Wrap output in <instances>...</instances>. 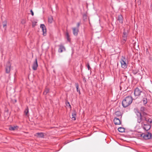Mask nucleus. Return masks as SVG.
Here are the masks:
<instances>
[{
  "label": "nucleus",
  "mask_w": 152,
  "mask_h": 152,
  "mask_svg": "<svg viewBox=\"0 0 152 152\" xmlns=\"http://www.w3.org/2000/svg\"><path fill=\"white\" fill-rule=\"evenodd\" d=\"M132 102V99L131 96H128L125 98L122 102L123 106L126 107L129 105Z\"/></svg>",
  "instance_id": "nucleus-1"
},
{
  "label": "nucleus",
  "mask_w": 152,
  "mask_h": 152,
  "mask_svg": "<svg viewBox=\"0 0 152 152\" xmlns=\"http://www.w3.org/2000/svg\"><path fill=\"white\" fill-rule=\"evenodd\" d=\"M143 93H144L142 92L141 90L138 88H136L134 91V94L135 96H138L140 95H143Z\"/></svg>",
  "instance_id": "nucleus-2"
},
{
  "label": "nucleus",
  "mask_w": 152,
  "mask_h": 152,
  "mask_svg": "<svg viewBox=\"0 0 152 152\" xmlns=\"http://www.w3.org/2000/svg\"><path fill=\"white\" fill-rule=\"evenodd\" d=\"M125 59L124 58H123L120 61V63L121 65V66L122 68L125 69L127 67V64L125 62Z\"/></svg>",
  "instance_id": "nucleus-3"
},
{
  "label": "nucleus",
  "mask_w": 152,
  "mask_h": 152,
  "mask_svg": "<svg viewBox=\"0 0 152 152\" xmlns=\"http://www.w3.org/2000/svg\"><path fill=\"white\" fill-rule=\"evenodd\" d=\"M38 67V64L37 63V58L35 59V60L34 62L33 63L32 68L34 70H36L37 69V68Z\"/></svg>",
  "instance_id": "nucleus-4"
},
{
  "label": "nucleus",
  "mask_w": 152,
  "mask_h": 152,
  "mask_svg": "<svg viewBox=\"0 0 152 152\" xmlns=\"http://www.w3.org/2000/svg\"><path fill=\"white\" fill-rule=\"evenodd\" d=\"M151 134L150 133L145 134H140V136L143 137L144 138L145 140L151 138Z\"/></svg>",
  "instance_id": "nucleus-5"
},
{
  "label": "nucleus",
  "mask_w": 152,
  "mask_h": 152,
  "mask_svg": "<svg viewBox=\"0 0 152 152\" xmlns=\"http://www.w3.org/2000/svg\"><path fill=\"white\" fill-rule=\"evenodd\" d=\"M40 28L42 29L43 32V35L45 36L46 34V29L45 25L44 24H41Z\"/></svg>",
  "instance_id": "nucleus-6"
},
{
  "label": "nucleus",
  "mask_w": 152,
  "mask_h": 152,
  "mask_svg": "<svg viewBox=\"0 0 152 152\" xmlns=\"http://www.w3.org/2000/svg\"><path fill=\"white\" fill-rule=\"evenodd\" d=\"M143 97L142 101L144 104H145L147 103V100L146 98V94L145 93H143V95L142 96Z\"/></svg>",
  "instance_id": "nucleus-7"
},
{
  "label": "nucleus",
  "mask_w": 152,
  "mask_h": 152,
  "mask_svg": "<svg viewBox=\"0 0 152 152\" xmlns=\"http://www.w3.org/2000/svg\"><path fill=\"white\" fill-rule=\"evenodd\" d=\"M11 65L9 62L8 63L7 65L6 68V72L7 73H10V70Z\"/></svg>",
  "instance_id": "nucleus-8"
},
{
  "label": "nucleus",
  "mask_w": 152,
  "mask_h": 152,
  "mask_svg": "<svg viewBox=\"0 0 152 152\" xmlns=\"http://www.w3.org/2000/svg\"><path fill=\"white\" fill-rule=\"evenodd\" d=\"M127 36V33L126 32H124L122 35V38L124 43L125 42L126 40V37Z\"/></svg>",
  "instance_id": "nucleus-9"
},
{
  "label": "nucleus",
  "mask_w": 152,
  "mask_h": 152,
  "mask_svg": "<svg viewBox=\"0 0 152 152\" xmlns=\"http://www.w3.org/2000/svg\"><path fill=\"white\" fill-rule=\"evenodd\" d=\"M72 30L74 35L75 36H77L79 31L78 28H72Z\"/></svg>",
  "instance_id": "nucleus-10"
},
{
  "label": "nucleus",
  "mask_w": 152,
  "mask_h": 152,
  "mask_svg": "<svg viewBox=\"0 0 152 152\" xmlns=\"http://www.w3.org/2000/svg\"><path fill=\"white\" fill-rule=\"evenodd\" d=\"M114 123L115 125H119L121 124L120 120L117 118H115L114 120Z\"/></svg>",
  "instance_id": "nucleus-11"
},
{
  "label": "nucleus",
  "mask_w": 152,
  "mask_h": 152,
  "mask_svg": "<svg viewBox=\"0 0 152 152\" xmlns=\"http://www.w3.org/2000/svg\"><path fill=\"white\" fill-rule=\"evenodd\" d=\"M35 135L38 137L42 138L44 137V134L43 133H36Z\"/></svg>",
  "instance_id": "nucleus-12"
},
{
  "label": "nucleus",
  "mask_w": 152,
  "mask_h": 152,
  "mask_svg": "<svg viewBox=\"0 0 152 152\" xmlns=\"http://www.w3.org/2000/svg\"><path fill=\"white\" fill-rule=\"evenodd\" d=\"M65 50V49L64 47L62 45H60L59 46V48L58 49V52L60 53H62Z\"/></svg>",
  "instance_id": "nucleus-13"
},
{
  "label": "nucleus",
  "mask_w": 152,
  "mask_h": 152,
  "mask_svg": "<svg viewBox=\"0 0 152 152\" xmlns=\"http://www.w3.org/2000/svg\"><path fill=\"white\" fill-rule=\"evenodd\" d=\"M118 20L119 21L120 23H123V17L121 15H119L118 16Z\"/></svg>",
  "instance_id": "nucleus-14"
},
{
  "label": "nucleus",
  "mask_w": 152,
  "mask_h": 152,
  "mask_svg": "<svg viewBox=\"0 0 152 152\" xmlns=\"http://www.w3.org/2000/svg\"><path fill=\"white\" fill-rule=\"evenodd\" d=\"M76 112L75 111H73L72 113V119L73 120H75L76 119Z\"/></svg>",
  "instance_id": "nucleus-15"
},
{
  "label": "nucleus",
  "mask_w": 152,
  "mask_h": 152,
  "mask_svg": "<svg viewBox=\"0 0 152 152\" xmlns=\"http://www.w3.org/2000/svg\"><path fill=\"white\" fill-rule=\"evenodd\" d=\"M17 126H10L9 128V129L10 130L14 131L17 129Z\"/></svg>",
  "instance_id": "nucleus-16"
},
{
  "label": "nucleus",
  "mask_w": 152,
  "mask_h": 152,
  "mask_svg": "<svg viewBox=\"0 0 152 152\" xmlns=\"http://www.w3.org/2000/svg\"><path fill=\"white\" fill-rule=\"evenodd\" d=\"M48 22L50 23H52L53 21V18L52 16H50L48 18Z\"/></svg>",
  "instance_id": "nucleus-17"
},
{
  "label": "nucleus",
  "mask_w": 152,
  "mask_h": 152,
  "mask_svg": "<svg viewBox=\"0 0 152 152\" xmlns=\"http://www.w3.org/2000/svg\"><path fill=\"white\" fill-rule=\"evenodd\" d=\"M7 23V21L6 20H5L3 22V26L5 30H6V28Z\"/></svg>",
  "instance_id": "nucleus-18"
},
{
  "label": "nucleus",
  "mask_w": 152,
  "mask_h": 152,
  "mask_svg": "<svg viewBox=\"0 0 152 152\" xmlns=\"http://www.w3.org/2000/svg\"><path fill=\"white\" fill-rule=\"evenodd\" d=\"M144 128L145 130L148 131L150 129V126L148 125H145V126L144 127Z\"/></svg>",
  "instance_id": "nucleus-19"
},
{
  "label": "nucleus",
  "mask_w": 152,
  "mask_h": 152,
  "mask_svg": "<svg viewBox=\"0 0 152 152\" xmlns=\"http://www.w3.org/2000/svg\"><path fill=\"white\" fill-rule=\"evenodd\" d=\"M118 130L119 132H123L124 131L125 129L123 128L119 127L118 128Z\"/></svg>",
  "instance_id": "nucleus-20"
},
{
  "label": "nucleus",
  "mask_w": 152,
  "mask_h": 152,
  "mask_svg": "<svg viewBox=\"0 0 152 152\" xmlns=\"http://www.w3.org/2000/svg\"><path fill=\"white\" fill-rule=\"evenodd\" d=\"M145 120L150 123L152 122V119L151 118H145Z\"/></svg>",
  "instance_id": "nucleus-21"
},
{
  "label": "nucleus",
  "mask_w": 152,
  "mask_h": 152,
  "mask_svg": "<svg viewBox=\"0 0 152 152\" xmlns=\"http://www.w3.org/2000/svg\"><path fill=\"white\" fill-rule=\"evenodd\" d=\"M75 86L76 87L77 89V91L79 93V94H80V90L78 88H79V85L77 83H76L75 84Z\"/></svg>",
  "instance_id": "nucleus-22"
},
{
  "label": "nucleus",
  "mask_w": 152,
  "mask_h": 152,
  "mask_svg": "<svg viewBox=\"0 0 152 152\" xmlns=\"http://www.w3.org/2000/svg\"><path fill=\"white\" fill-rule=\"evenodd\" d=\"M28 107H27L25 110L24 111V113L26 115H28Z\"/></svg>",
  "instance_id": "nucleus-23"
},
{
  "label": "nucleus",
  "mask_w": 152,
  "mask_h": 152,
  "mask_svg": "<svg viewBox=\"0 0 152 152\" xmlns=\"http://www.w3.org/2000/svg\"><path fill=\"white\" fill-rule=\"evenodd\" d=\"M49 89L48 88H46L45 91H44L43 93L45 94H46L48 93L49 91Z\"/></svg>",
  "instance_id": "nucleus-24"
},
{
  "label": "nucleus",
  "mask_w": 152,
  "mask_h": 152,
  "mask_svg": "<svg viewBox=\"0 0 152 152\" xmlns=\"http://www.w3.org/2000/svg\"><path fill=\"white\" fill-rule=\"evenodd\" d=\"M66 38H67V40H68V41H69L70 39L69 38V34L68 33H66Z\"/></svg>",
  "instance_id": "nucleus-25"
},
{
  "label": "nucleus",
  "mask_w": 152,
  "mask_h": 152,
  "mask_svg": "<svg viewBox=\"0 0 152 152\" xmlns=\"http://www.w3.org/2000/svg\"><path fill=\"white\" fill-rule=\"evenodd\" d=\"M115 114L116 115L119 116L121 115V113L119 111H118L115 113Z\"/></svg>",
  "instance_id": "nucleus-26"
},
{
  "label": "nucleus",
  "mask_w": 152,
  "mask_h": 152,
  "mask_svg": "<svg viewBox=\"0 0 152 152\" xmlns=\"http://www.w3.org/2000/svg\"><path fill=\"white\" fill-rule=\"evenodd\" d=\"M137 115L138 117V118L140 117H141V113L138 112H137Z\"/></svg>",
  "instance_id": "nucleus-27"
},
{
  "label": "nucleus",
  "mask_w": 152,
  "mask_h": 152,
  "mask_svg": "<svg viewBox=\"0 0 152 152\" xmlns=\"http://www.w3.org/2000/svg\"><path fill=\"white\" fill-rule=\"evenodd\" d=\"M138 118L137 121L139 123H140L141 121V117H138Z\"/></svg>",
  "instance_id": "nucleus-28"
},
{
  "label": "nucleus",
  "mask_w": 152,
  "mask_h": 152,
  "mask_svg": "<svg viewBox=\"0 0 152 152\" xmlns=\"http://www.w3.org/2000/svg\"><path fill=\"white\" fill-rule=\"evenodd\" d=\"M87 67H88V70H90L91 69V67L90 66L89 64L88 63L87 64Z\"/></svg>",
  "instance_id": "nucleus-29"
},
{
  "label": "nucleus",
  "mask_w": 152,
  "mask_h": 152,
  "mask_svg": "<svg viewBox=\"0 0 152 152\" xmlns=\"http://www.w3.org/2000/svg\"><path fill=\"white\" fill-rule=\"evenodd\" d=\"M66 105L67 106H68V105H69V107L70 108H71V105L69 103V102H68L66 104Z\"/></svg>",
  "instance_id": "nucleus-30"
},
{
  "label": "nucleus",
  "mask_w": 152,
  "mask_h": 152,
  "mask_svg": "<svg viewBox=\"0 0 152 152\" xmlns=\"http://www.w3.org/2000/svg\"><path fill=\"white\" fill-rule=\"evenodd\" d=\"M80 23H77V26L78 28L79 27V26L80 25Z\"/></svg>",
  "instance_id": "nucleus-31"
},
{
  "label": "nucleus",
  "mask_w": 152,
  "mask_h": 152,
  "mask_svg": "<svg viewBox=\"0 0 152 152\" xmlns=\"http://www.w3.org/2000/svg\"><path fill=\"white\" fill-rule=\"evenodd\" d=\"M30 12L31 13V15L32 16H33L34 15V12H33V11H32V10H30Z\"/></svg>",
  "instance_id": "nucleus-32"
},
{
  "label": "nucleus",
  "mask_w": 152,
  "mask_h": 152,
  "mask_svg": "<svg viewBox=\"0 0 152 152\" xmlns=\"http://www.w3.org/2000/svg\"><path fill=\"white\" fill-rule=\"evenodd\" d=\"M138 2H139V4H141V2H140V1H138Z\"/></svg>",
  "instance_id": "nucleus-33"
},
{
  "label": "nucleus",
  "mask_w": 152,
  "mask_h": 152,
  "mask_svg": "<svg viewBox=\"0 0 152 152\" xmlns=\"http://www.w3.org/2000/svg\"><path fill=\"white\" fill-rule=\"evenodd\" d=\"M141 110H144V108H143V107L141 108Z\"/></svg>",
  "instance_id": "nucleus-34"
}]
</instances>
